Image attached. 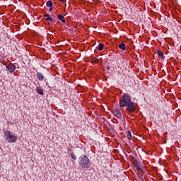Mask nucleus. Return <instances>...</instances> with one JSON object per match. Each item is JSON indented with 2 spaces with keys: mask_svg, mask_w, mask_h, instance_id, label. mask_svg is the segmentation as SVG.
<instances>
[{
  "mask_svg": "<svg viewBox=\"0 0 181 181\" xmlns=\"http://www.w3.org/2000/svg\"><path fill=\"white\" fill-rule=\"evenodd\" d=\"M119 105L120 108L126 107V112L132 117H134V115H132L133 112L138 114L139 110H141L139 106L131 100V96L128 93L123 94L122 98L119 101Z\"/></svg>",
  "mask_w": 181,
  "mask_h": 181,
  "instance_id": "obj_1",
  "label": "nucleus"
},
{
  "mask_svg": "<svg viewBox=\"0 0 181 181\" xmlns=\"http://www.w3.org/2000/svg\"><path fill=\"white\" fill-rule=\"evenodd\" d=\"M78 162L79 166L82 168V169H90V166H91V161L90 160V158L84 154H82L78 158Z\"/></svg>",
  "mask_w": 181,
  "mask_h": 181,
  "instance_id": "obj_2",
  "label": "nucleus"
},
{
  "mask_svg": "<svg viewBox=\"0 0 181 181\" xmlns=\"http://www.w3.org/2000/svg\"><path fill=\"white\" fill-rule=\"evenodd\" d=\"M4 136L6 141L8 142V144H13L18 141V136H16L15 134L11 131H4Z\"/></svg>",
  "mask_w": 181,
  "mask_h": 181,
  "instance_id": "obj_3",
  "label": "nucleus"
},
{
  "mask_svg": "<svg viewBox=\"0 0 181 181\" xmlns=\"http://www.w3.org/2000/svg\"><path fill=\"white\" fill-rule=\"evenodd\" d=\"M6 69L9 73H13L16 70V66L13 63H10L6 66Z\"/></svg>",
  "mask_w": 181,
  "mask_h": 181,
  "instance_id": "obj_4",
  "label": "nucleus"
},
{
  "mask_svg": "<svg viewBox=\"0 0 181 181\" xmlns=\"http://www.w3.org/2000/svg\"><path fill=\"white\" fill-rule=\"evenodd\" d=\"M133 159L134 160V163L135 165L136 163V169H138L139 170H140L141 172H144V169H142V164L138 163V160L136 159H135L134 157H133Z\"/></svg>",
  "mask_w": 181,
  "mask_h": 181,
  "instance_id": "obj_5",
  "label": "nucleus"
},
{
  "mask_svg": "<svg viewBox=\"0 0 181 181\" xmlns=\"http://www.w3.org/2000/svg\"><path fill=\"white\" fill-rule=\"evenodd\" d=\"M113 114L115 117H117V118H122V115H121V111H119L118 109L114 110Z\"/></svg>",
  "mask_w": 181,
  "mask_h": 181,
  "instance_id": "obj_6",
  "label": "nucleus"
},
{
  "mask_svg": "<svg viewBox=\"0 0 181 181\" xmlns=\"http://www.w3.org/2000/svg\"><path fill=\"white\" fill-rule=\"evenodd\" d=\"M36 77L39 81H43L45 80V76L40 72H37Z\"/></svg>",
  "mask_w": 181,
  "mask_h": 181,
  "instance_id": "obj_7",
  "label": "nucleus"
},
{
  "mask_svg": "<svg viewBox=\"0 0 181 181\" xmlns=\"http://www.w3.org/2000/svg\"><path fill=\"white\" fill-rule=\"evenodd\" d=\"M57 16L59 21H61L62 23H66V18H64V16H63V13L57 14Z\"/></svg>",
  "mask_w": 181,
  "mask_h": 181,
  "instance_id": "obj_8",
  "label": "nucleus"
},
{
  "mask_svg": "<svg viewBox=\"0 0 181 181\" xmlns=\"http://www.w3.org/2000/svg\"><path fill=\"white\" fill-rule=\"evenodd\" d=\"M36 91L40 95H44L45 94V92H43V88H40V86H36Z\"/></svg>",
  "mask_w": 181,
  "mask_h": 181,
  "instance_id": "obj_9",
  "label": "nucleus"
},
{
  "mask_svg": "<svg viewBox=\"0 0 181 181\" xmlns=\"http://www.w3.org/2000/svg\"><path fill=\"white\" fill-rule=\"evenodd\" d=\"M119 49H121V50H127V45L125 43L122 42L118 45Z\"/></svg>",
  "mask_w": 181,
  "mask_h": 181,
  "instance_id": "obj_10",
  "label": "nucleus"
},
{
  "mask_svg": "<svg viewBox=\"0 0 181 181\" xmlns=\"http://www.w3.org/2000/svg\"><path fill=\"white\" fill-rule=\"evenodd\" d=\"M157 54L158 57H160L161 59H165V54L160 50H157Z\"/></svg>",
  "mask_w": 181,
  "mask_h": 181,
  "instance_id": "obj_11",
  "label": "nucleus"
},
{
  "mask_svg": "<svg viewBox=\"0 0 181 181\" xmlns=\"http://www.w3.org/2000/svg\"><path fill=\"white\" fill-rule=\"evenodd\" d=\"M45 18H46V21H49V22H53V18L50 16L49 14H45Z\"/></svg>",
  "mask_w": 181,
  "mask_h": 181,
  "instance_id": "obj_12",
  "label": "nucleus"
},
{
  "mask_svg": "<svg viewBox=\"0 0 181 181\" xmlns=\"http://www.w3.org/2000/svg\"><path fill=\"white\" fill-rule=\"evenodd\" d=\"M46 5L47 8H52V6H53V1H52V0H49L47 1Z\"/></svg>",
  "mask_w": 181,
  "mask_h": 181,
  "instance_id": "obj_13",
  "label": "nucleus"
},
{
  "mask_svg": "<svg viewBox=\"0 0 181 181\" xmlns=\"http://www.w3.org/2000/svg\"><path fill=\"white\" fill-rule=\"evenodd\" d=\"M127 135L129 141H131V139H132V134L131 133V131L128 130L127 132Z\"/></svg>",
  "mask_w": 181,
  "mask_h": 181,
  "instance_id": "obj_14",
  "label": "nucleus"
},
{
  "mask_svg": "<svg viewBox=\"0 0 181 181\" xmlns=\"http://www.w3.org/2000/svg\"><path fill=\"white\" fill-rule=\"evenodd\" d=\"M97 49H98V50H99V52H101L103 50V49H104V44L99 43Z\"/></svg>",
  "mask_w": 181,
  "mask_h": 181,
  "instance_id": "obj_15",
  "label": "nucleus"
},
{
  "mask_svg": "<svg viewBox=\"0 0 181 181\" xmlns=\"http://www.w3.org/2000/svg\"><path fill=\"white\" fill-rule=\"evenodd\" d=\"M90 59H91V60H92V61L90 62V63H95V64L98 63V59L94 58V57H91Z\"/></svg>",
  "mask_w": 181,
  "mask_h": 181,
  "instance_id": "obj_16",
  "label": "nucleus"
},
{
  "mask_svg": "<svg viewBox=\"0 0 181 181\" xmlns=\"http://www.w3.org/2000/svg\"><path fill=\"white\" fill-rule=\"evenodd\" d=\"M137 176H138V177L139 178L140 180L144 181V175H142L139 173H137Z\"/></svg>",
  "mask_w": 181,
  "mask_h": 181,
  "instance_id": "obj_17",
  "label": "nucleus"
},
{
  "mask_svg": "<svg viewBox=\"0 0 181 181\" xmlns=\"http://www.w3.org/2000/svg\"><path fill=\"white\" fill-rule=\"evenodd\" d=\"M71 159H73L74 160H76V159H77V157L76 156V155L74 154V153H71Z\"/></svg>",
  "mask_w": 181,
  "mask_h": 181,
  "instance_id": "obj_18",
  "label": "nucleus"
},
{
  "mask_svg": "<svg viewBox=\"0 0 181 181\" xmlns=\"http://www.w3.org/2000/svg\"><path fill=\"white\" fill-rule=\"evenodd\" d=\"M173 18H174V19H175V21H176V19H179V16H177V13H175L173 15Z\"/></svg>",
  "mask_w": 181,
  "mask_h": 181,
  "instance_id": "obj_19",
  "label": "nucleus"
},
{
  "mask_svg": "<svg viewBox=\"0 0 181 181\" xmlns=\"http://www.w3.org/2000/svg\"><path fill=\"white\" fill-rule=\"evenodd\" d=\"M49 12H52V11H53V6H51V7H49Z\"/></svg>",
  "mask_w": 181,
  "mask_h": 181,
  "instance_id": "obj_20",
  "label": "nucleus"
},
{
  "mask_svg": "<svg viewBox=\"0 0 181 181\" xmlns=\"http://www.w3.org/2000/svg\"><path fill=\"white\" fill-rule=\"evenodd\" d=\"M176 21H177V22H179V23H181V18L180 19L176 18Z\"/></svg>",
  "mask_w": 181,
  "mask_h": 181,
  "instance_id": "obj_21",
  "label": "nucleus"
},
{
  "mask_svg": "<svg viewBox=\"0 0 181 181\" xmlns=\"http://www.w3.org/2000/svg\"><path fill=\"white\" fill-rule=\"evenodd\" d=\"M70 152H71V149L68 148V150H67V153H70Z\"/></svg>",
  "mask_w": 181,
  "mask_h": 181,
  "instance_id": "obj_22",
  "label": "nucleus"
},
{
  "mask_svg": "<svg viewBox=\"0 0 181 181\" xmlns=\"http://www.w3.org/2000/svg\"><path fill=\"white\" fill-rule=\"evenodd\" d=\"M61 2H63V3H64V2H66V0H59Z\"/></svg>",
  "mask_w": 181,
  "mask_h": 181,
  "instance_id": "obj_23",
  "label": "nucleus"
},
{
  "mask_svg": "<svg viewBox=\"0 0 181 181\" xmlns=\"http://www.w3.org/2000/svg\"><path fill=\"white\" fill-rule=\"evenodd\" d=\"M119 91H120V94H122V90L119 89Z\"/></svg>",
  "mask_w": 181,
  "mask_h": 181,
  "instance_id": "obj_24",
  "label": "nucleus"
},
{
  "mask_svg": "<svg viewBox=\"0 0 181 181\" xmlns=\"http://www.w3.org/2000/svg\"><path fill=\"white\" fill-rule=\"evenodd\" d=\"M110 66H107V70H110Z\"/></svg>",
  "mask_w": 181,
  "mask_h": 181,
  "instance_id": "obj_25",
  "label": "nucleus"
},
{
  "mask_svg": "<svg viewBox=\"0 0 181 181\" xmlns=\"http://www.w3.org/2000/svg\"><path fill=\"white\" fill-rule=\"evenodd\" d=\"M115 34H117V33H118V30H116V33H115Z\"/></svg>",
  "mask_w": 181,
  "mask_h": 181,
  "instance_id": "obj_26",
  "label": "nucleus"
},
{
  "mask_svg": "<svg viewBox=\"0 0 181 181\" xmlns=\"http://www.w3.org/2000/svg\"><path fill=\"white\" fill-rule=\"evenodd\" d=\"M50 37H51V39H53V35H51Z\"/></svg>",
  "mask_w": 181,
  "mask_h": 181,
  "instance_id": "obj_27",
  "label": "nucleus"
},
{
  "mask_svg": "<svg viewBox=\"0 0 181 181\" xmlns=\"http://www.w3.org/2000/svg\"><path fill=\"white\" fill-rule=\"evenodd\" d=\"M155 73H156V70H154Z\"/></svg>",
  "mask_w": 181,
  "mask_h": 181,
  "instance_id": "obj_28",
  "label": "nucleus"
},
{
  "mask_svg": "<svg viewBox=\"0 0 181 181\" xmlns=\"http://www.w3.org/2000/svg\"><path fill=\"white\" fill-rule=\"evenodd\" d=\"M124 122H125V119H124Z\"/></svg>",
  "mask_w": 181,
  "mask_h": 181,
  "instance_id": "obj_29",
  "label": "nucleus"
},
{
  "mask_svg": "<svg viewBox=\"0 0 181 181\" xmlns=\"http://www.w3.org/2000/svg\"><path fill=\"white\" fill-rule=\"evenodd\" d=\"M54 31H52V33H53Z\"/></svg>",
  "mask_w": 181,
  "mask_h": 181,
  "instance_id": "obj_30",
  "label": "nucleus"
},
{
  "mask_svg": "<svg viewBox=\"0 0 181 181\" xmlns=\"http://www.w3.org/2000/svg\"><path fill=\"white\" fill-rule=\"evenodd\" d=\"M117 122H118L117 119H116Z\"/></svg>",
  "mask_w": 181,
  "mask_h": 181,
  "instance_id": "obj_31",
  "label": "nucleus"
},
{
  "mask_svg": "<svg viewBox=\"0 0 181 181\" xmlns=\"http://www.w3.org/2000/svg\"><path fill=\"white\" fill-rule=\"evenodd\" d=\"M117 122H118L117 119H116Z\"/></svg>",
  "mask_w": 181,
  "mask_h": 181,
  "instance_id": "obj_32",
  "label": "nucleus"
}]
</instances>
